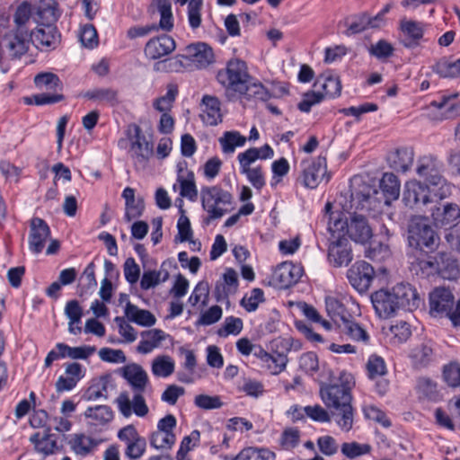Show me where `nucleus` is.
I'll return each mask as SVG.
<instances>
[{
    "label": "nucleus",
    "mask_w": 460,
    "mask_h": 460,
    "mask_svg": "<svg viewBox=\"0 0 460 460\" xmlns=\"http://www.w3.org/2000/svg\"><path fill=\"white\" fill-rule=\"evenodd\" d=\"M354 384L353 376L343 371L336 381L323 385L320 389L321 398L332 412V420L344 432L350 431L354 424L351 394Z\"/></svg>",
    "instance_id": "f257e3e1"
},
{
    "label": "nucleus",
    "mask_w": 460,
    "mask_h": 460,
    "mask_svg": "<svg viewBox=\"0 0 460 460\" xmlns=\"http://www.w3.org/2000/svg\"><path fill=\"white\" fill-rule=\"evenodd\" d=\"M234 96L262 102L271 97L268 89L250 74L246 62L240 58H232V98Z\"/></svg>",
    "instance_id": "f03ea898"
},
{
    "label": "nucleus",
    "mask_w": 460,
    "mask_h": 460,
    "mask_svg": "<svg viewBox=\"0 0 460 460\" xmlns=\"http://www.w3.org/2000/svg\"><path fill=\"white\" fill-rule=\"evenodd\" d=\"M30 17L31 6L27 2H23L17 7L14 13V22L19 28L7 33L4 39V47L12 58H21L29 49V35L21 27L29 21Z\"/></svg>",
    "instance_id": "7ed1b4c3"
},
{
    "label": "nucleus",
    "mask_w": 460,
    "mask_h": 460,
    "mask_svg": "<svg viewBox=\"0 0 460 460\" xmlns=\"http://www.w3.org/2000/svg\"><path fill=\"white\" fill-rule=\"evenodd\" d=\"M152 4L156 7L160 13L159 23L132 26L127 31L128 39L145 38L154 32H157L159 30L169 32L173 29L174 21L171 0H153Z\"/></svg>",
    "instance_id": "20e7f679"
},
{
    "label": "nucleus",
    "mask_w": 460,
    "mask_h": 460,
    "mask_svg": "<svg viewBox=\"0 0 460 460\" xmlns=\"http://www.w3.org/2000/svg\"><path fill=\"white\" fill-rule=\"evenodd\" d=\"M127 137L129 141V154L136 166L146 168L154 155V144L147 140L141 128L135 124L128 126Z\"/></svg>",
    "instance_id": "39448f33"
},
{
    "label": "nucleus",
    "mask_w": 460,
    "mask_h": 460,
    "mask_svg": "<svg viewBox=\"0 0 460 460\" xmlns=\"http://www.w3.org/2000/svg\"><path fill=\"white\" fill-rule=\"evenodd\" d=\"M329 230L347 234L351 240L361 243L367 242L372 236V230L367 218L358 214H353L345 220L341 217L334 218L333 224L329 226Z\"/></svg>",
    "instance_id": "423d86ee"
},
{
    "label": "nucleus",
    "mask_w": 460,
    "mask_h": 460,
    "mask_svg": "<svg viewBox=\"0 0 460 460\" xmlns=\"http://www.w3.org/2000/svg\"><path fill=\"white\" fill-rule=\"evenodd\" d=\"M439 243V237L433 228L421 219L412 220L408 228L409 251H435Z\"/></svg>",
    "instance_id": "0eeeda50"
},
{
    "label": "nucleus",
    "mask_w": 460,
    "mask_h": 460,
    "mask_svg": "<svg viewBox=\"0 0 460 460\" xmlns=\"http://www.w3.org/2000/svg\"><path fill=\"white\" fill-rule=\"evenodd\" d=\"M302 166L303 184L306 188L315 189L323 181L327 183L331 179L325 155H320L311 162L303 161Z\"/></svg>",
    "instance_id": "6e6552de"
},
{
    "label": "nucleus",
    "mask_w": 460,
    "mask_h": 460,
    "mask_svg": "<svg viewBox=\"0 0 460 460\" xmlns=\"http://www.w3.org/2000/svg\"><path fill=\"white\" fill-rule=\"evenodd\" d=\"M328 259L334 267L348 265L352 261L351 248L345 234L332 232Z\"/></svg>",
    "instance_id": "1a4fd4ad"
},
{
    "label": "nucleus",
    "mask_w": 460,
    "mask_h": 460,
    "mask_svg": "<svg viewBox=\"0 0 460 460\" xmlns=\"http://www.w3.org/2000/svg\"><path fill=\"white\" fill-rule=\"evenodd\" d=\"M374 277V268L364 261H356L347 271L349 282L359 293H364L369 288Z\"/></svg>",
    "instance_id": "9d476101"
},
{
    "label": "nucleus",
    "mask_w": 460,
    "mask_h": 460,
    "mask_svg": "<svg viewBox=\"0 0 460 460\" xmlns=\"http://www.w3.org/2000/svg\"><path fill=\"white\" fill-rule=\"evenodd\" d=\"M185 61L198 69L206 68L214 61L212 48L205 42L188 45L184 49Z\"/></svg>",
    "instance_id": "9b49d317"
},
{
    "label": "nucleus",
    "mask_w": 460,
    "mask_h": 460,
    "mask_svg": "<svg viewBox=\"0 0 460 460\" xmlns=\"http://www.w3.org/2000/svg\"><path fill=\"white\" fill-rule=\"evenodd\" d=\"M442 163L433 155H424L418 161L417 173L431 185L438 186L444 182L441 174Z\"/></svg>",
    "instance_id": "f8f14e48"
},
{
    "label": "nucleus",
    "mask_w": 460,
    "mask_h": 460,
    "mask_svg": "<svg viewBox=\"0 0 460 460\" xmlns=\"http://www.w3.org/2000/svg\"><path fill=\"white\" fill-rule=\"evenodd\" d=\"M176 48L175 40L167 34L151 38L144 47V54L151 60L160 59L171 54Z\"/></svg>",
    "instance_id": "ddd939ff"
},
{
    "label": "nucleus",
    "mask_w": 460,
    "mask_h": 460,
    "mask_svg": "<svg viewBox=\"0 0 460 460\" xmlns=\"http://www.w3.org/2000/svg\"><path fill=\"white\" fill-rule=\"evenodd\" d=\"M51 231L47 222L40 217H33L31 220L29 234V249L33 254L40 253Z\"/></svg>",
    "instance_id": "4468645a"
},
{
    "label": "nucleus",
    "mask_w": 460,
    "mask_h": 460,
    "mask_svg": "<svg viewBox=\"0 0 460 460\" xmlns=\"http://www.w3.org/2000/svg\"><path fill=\"white\" fill-rule=\"evenodd\" d=\"M454 296L445 288H435L429 295V312L433 316H448L453 313Z\"/></svg>",
    "instance_id": "2eb2a0df"
},
{
    "label": "nucleus",
    "mask_w": 460,
    "mask_h": 460,
    "mask_svg": "<svg viewBox=\"0 0 460 460\" xmlns=\"http://www.w3.org/2000/svg\"><path fill=\"white\" fill-rule=\"evenodd\" d=\"M402 201L410 208L426 206L431 201L429 187L417 181L406 182L402 193Z\"/></svg>",
    "instance_id": "dca6fc26"
},
{
    "label": "nucleus",
    "mask_w": 460,
    "mask_h": 460,
    "mask_svg": "<svg viewBox=\"0 0 460 460\" xmlns=\"http://www.w3.org/2000/svg\"><path fill=\"white\" fill-rule=\"evenodd\" d=\"M253 356L260 360L261 367L269 371L271 375H279L285 370L288 361L286 353L278 351L270 353L262 347L256 348Z\"/></svg>",
    "instance_id": "f3484780"
},
{
    "label": "nucleus",
    "mask_w": 460,
    "mask_h": 460,
    "mask_svg": "<svg viewBox=\"0 0 460 460\" xmlns=\"http://www.w3.org/2000/svg\"><path fill=\"white\" fill-rule=\"evenodd\" d=\"M431 216L436 226L452 229L460 222V207L456 203L447 202L436 208Z\"/></svg>",
    "instance_id": "a211bd4d"
},
{
    "label": "nucleus",
    "mask_w": 460,
    "mask_h": 460,
    "mask_svg": "<svg viewBox=\"0 0 460 460\" xmlns=\"http://www.w3.org/2000/svg\"><path fill=\"white\" fill-rule=\"evenodd\" d=\"M371 302L380 318H389L399 310L392 289L376 291L371 295Z\"/></svg>",
    "instance_id": "6ab92c4d"
},
{
    "label": "nucleus",
    "mask_w": 460,
    "mask_h": 460,
    "mask_svg": "<svg viewBox=\"0 0 460 460\" xmlns=\"http://www.w3.org/2000/svg\"><path fill=\"white\" fill-rule=\"evenodd\" d=\"M392 291L399 309L413 311L420 303L417 290L409 283H398L393 287Z\"/></svg>",
    "instance_id": "aec40b11"
},
{
    "label": "nucleus",
    "mask_w": 460,
    "mask_h": 460,
    "mask_svg": "<svg viewBox=\"0 0 460 460\" xmlns=\"http://www.w3.org/2000/svg\"><path fill=\"white\" fill-rule=\"evenodd\" d=\"M303 270L300 266L292 262H283L279 264L272 274V281L279 288H288L298 282L302 277Z\"/></svg>",
    "instance_id": "412c9836"
},
{
    "label": "nucleus",
    "mask_w": 460,
    "mask_h": 460,
    "mask_svg": "<svg viewBox=\"0 0 460 460\" xmlns=\"http://www.w3.org/2000/svg\"><path fill=\"white\" fill-rule=\"evenodd\" d=\"M142 393H135L132 400V404L126 393H121L117 398L119 410L120 413L128 418L132 412L138 417H144L148 413V407L146 403L145 398L141 394Z\"/></svg>",
    "instance_id": "4be33fe9"
},
{
    "label": "nucleus",
    "mask_w": 460,
    "mask_h": 460,
    "mask_svg": "<svg viewBox=\"0 0 460 460\" xmlns=\"http://www.w3.org/2000/svg\"><path fill=\"white\" fill-rule=\"evenodd\" d=\"M201 202L203 208L210 214L211 218L221 217L226 210L220 207V204L225 202L222 198V190L217 187L202 189Z\"/></svg>",
    "instance_id": "5701e85b"
},
{
    "label": "nucleus",
    "mask_w": 460,
    "mask_h": 460,
    "mask_svg": "<svg viewBox=\"0 0 460 460\" xmlns=\"http://www.w3.org/2000/svg\"><path fill=\"white\" fill-rule=\"evenodd\" d=\"M60 34L53 24H41L31 34V40L37 48H56Z\"/></svg>",
    "instance_id": "b1692460"
},
{
    "label": "nucleus",
    "mask_w": 460,
    "mask_h": 460,
    "mask_svg": "<svg viewBox=\"0 0 460 460\" xmlns=\"http://www.w3.org/2000/svg\"><path fill=\"white\" fill-rule=\"evenodd\" d=\"M121 376L130 385L135 393H143L148 384V376L137 364H130L122 367Z\"/></svg>",
    "instance_id": "393cba45"
},
{
    "label": "nucleus",
    "mask_w": 460,
    "mask_h": 460,
    "mask_svg": "<svg viewBox=\"0 0 460 460\" xmlns=\"http://www.w3.org/2000/svg\"><path fill=\"white\" fill-rule=\"evenodd\" d=\"M201 120L209 126H216L222 120L220 102L217 98L204 95L201 102Z\"/></svg>",
    "instance_id": "a878e982"
},
{
    "label": "nucleus",
    "mask_w": 460,
    "mask_h": 460,
    "mask_svg": "<svg viewBox=\"0 0 460 460\" xmlns=\"http://www.w3.org/2000/svg\"><path fill=\"white\" fill-rule=\"evenodd\" d=\"M400 29L402 33L408 37L406 40L402 41V45L405 48L411 49L419 45V41L422 39L424 34L421 22L402 19L400 22Z\"/></svg>",
    "instance_id": "bb28decb"
},
{
    "label": "nucleus",
    "mask_w": 460,
    "mask_h": 460,
    "mask_svg": "<svg viewBox=\"0 0 460 460\" xmlns=\"http://www.w3.org/2000/svg\"><path fill=\"white\" fill-rule=\"evenodd\" d=\"M338 326L342 333L354 341L367 344L370 340L366 328L358 323L352 315L347 318L344 322L339 323Z\"/></svg>",
    "instance_id": "cd10ccee"
},
{
    "label": "nucleus",
    "mask_w": 460,
    "mask_h": 460,
    "mask_svg": "<svg viewBox=\"0 0 460 460\" xmlns=\"http://www.w3.org/2000/svg\"><path fill=\"white\" fill-rule=\"evenodd\" d=\"M124 313L129 322L140 326L151 327L156 322L155 315L150 311L140 309L129 301L126 304Z\"/></svg>",
    "instance_id": "c85d7f7f"
},
{
    "label": "nucleus",
    "mask_w": 460,
    "mask_h": 460,
    "mask_svg": "<svg viewBox=\"0 0 460 460\" xmlns=\"http://www.w3.org/2000/svg\"><path fill=\"white\" fill-rule=\"evenodd\" d=\"M413 157L411 147H400L388 155V162L393 169L404 172L411 166Z\"/></svg>",
    "instance_id": "c756f323"
},
{
    "label": "nucleus",
    "mask_w": 460,
    "mask_h": 460,
    "mask_svg": "<svg viewBox=\"0 0 460 460\" xmlns=\"http://www.w3.org/2000/svg\"><path fill=\"white\" fill-rule=\"evenodd\" d=\"M438 276L445 279H456L460 274L457 261L447 252H438Z\"/></svg>",
    "instance_id": "7c9ffc66"
},
{
    "label": "nucleus",
    "mask_w": 460,
    "mask_h": 460,
    "mask_svg": "<svg viewBox=\"0 0 460 460\" xmlns=\"http://www.w3.org/2000/svg\"><path fill=\"white\" fill-rule=\"evenodd\" d=\"M314 86L320 87L323 94V99L335 98L340 96L341 92V83L338 76L332 75H321L315 81Z\"/></svg>",
    "instance_id": "2f4dec72"
},
{
    "label": "nucleus",
    "mask_w": 460,
    "mask_h": 460,
    "mask_svg": "<svg viewBox=\"0 0 460 460\" xmlns=\"http://www.w3.org/2000/svg\"><path fill=\"white\" fill-rule=\"evenodd\" d=\"M30 441L34 444L37 451L43 453L45 456L53 454L58 448L57 438L50 433L49 428L46 429L43 436H40V433L33 434Z\"/></svg>",
    "instance_id": "473e14b6"
},
{
    "label": "nucleus",
    "mask_w": 460,
    "mask_h": 460,
    "mask_svg": "<svg viewBox=\"0 0 460 460\" xmlns=\"http://www.w3.org/2000/svg\"><path fill=\"white\" fill-rule=\"evenodd\" d=\"M235 389L239 393L255 398L262 395L265 391L261 381L246 376H242L236 379Z\"/></svg>",
    "instance_id": "72a5a7b5"
},
{
    "label": "nucleus",
    "mask_w": 460,
    "mask_h": 460,
    "mask_svg": "<svg viewBox=\"0 0 460 460\" xmlns=\"http://www.w3.org/2000/svg\"><path fill=\"white\" fill-rule=\"evenodd\" d=\"M325 306L328 315L339 325L351 314L347 311L341 301L335 296H326Z\"/></svg>",
    "instance_id": "f704fd0d"
},
{
    "label": "nucleus",
    "mask_w": 460,
    "mask_h": 460,
    "mask_svg": "<svg viewBox=\"0 0 460 460\" xmlns=\"http://www.w3.org/2000/svg\"><path fill=\"white\" fill-rule=\"evenodd\" d=\"M432 70L442 78H456L460 76V58L456 61H449L447 58L439 59Z\"/></svg>",
    "instance_id": "c9c22d12"
},
{
    "label": "nucleus",
    "mask_w": 460,
    "mask_h": 460,
    "mask_svg": "<svg viewBox=\"0 0 460 460\" xmlns=\"http://www.w3.org/2000/svg\"><path fill=\"white\" fill-rule=\"evenodd\" d=\"M189 64L185 61L184 54L160 60L155 64V70L166 73L182 72Z\"/></svg>",
    "instance_id": "e433bc0d"
},
{
    "label": "nucleus",
    "mask_w": 460,
    "mask_h": 460,
    "mask_svg": "<svg viewBox=\"0 0 460 460\" xmlns=\"http://www.w3.org/2000/svg\"><path fill=\"white\" fill-rule=\"evenodd\" d=\"M84 97L92 101L106 102L111 106H115L119 103L118 92L112 88L91 89L84 93Z\"/></svg>",
    "instance_id": "4c0bfd02"
},
{
    "label": "nucleus",
    "mask_w": 460,
    "mask_h": 460,
    "mask_svg": "<svg viewBox=\"0 0 460 460\" xmlns=\"http://www.w3.org/2000/svg\"><path fill=\"white\" fill-rule=\"evenodd\" d=\"M380 189L386 199H397L400 194V182L397 176L392 172H385L380 181Z\"/></svg>",
    "instance_id": "58836bf2"
},
{
    "label": "nucleus",
    "mask_w": 460,
    "mask_h": 460,
    "mask_svg": "<svg viewBox=\"0 0 460 460\" xmlns=\"http://www.w3.org/2000/svg\"><path fill=\"white\" fill-rule=\"evenodd\" d=\"M411 359L417 368L428 367L434 360L432 347L429 344L417 346L411 352Z\"/></svg>",
    "instance_id": "ea45409f"
},
{
    "label": "nucleus",
    "mask_w": 460,
    "mask_h": 460,
    "mask_svg": "<svg viewBox=\"0 0 460 460\" xmlns=\"http://www.w3.org/2000/svg\"><path fill=\"white\" fill-rule=\"evenodd\" d=\"M252 197V191L251 188L248 186H242L238 194V199L240 201L245 203L238 209L235 214L232 215V226L237 223L240 217L249 216L254 211L255 207L253 203L249 201Z\"/></svg>",
    "instance_id": "a19ab883"
},
{
    "label": "nucleus",
    "mask_w": 460,
    "mask_h": 460,
    "mask_svg": "<svg viewBox=\"0 0 460 460\" xmlns=\"http://www.w3.org/2000/svg\"><path fill=\"white\" fill-rule=\"evenodd\" d=\"M433 251L424 250L421 251L420 249L413 250V251H408L407 252V259L408 262L411 265V270H415L418 274L419 272H421V274L424 275L427 263L429 261L430 252Z\"/></svg>",
    "instance_id": "79ce46f5"
},
{
    "label": "nucleus",
    "mask_w": 460,
    "mask_h": 460,
    "mask_svg": "<svg viewBox=\"0 0 460 460\" xmlns=\"http://www.w3.org/2000/svg\"><path fill=\"white\" fill-rule=\"evenodd\" d=\"M275 453L268 448L246 447L232 460H273Z\"/></svg>",
    "instance_id": "37998d69"
},
{
    "label": "nucleus",
    "mask_w": 460,
    "mask_h": 460,
    "mask_svg": "<svg viewBox=\"0 0 460 460\" xmlns=\"http://www.w3.org/2000/svg\"><path fill=\"white\" fill-rule=\"evenodd\" d=\"M72 450L80 456H87L96 446L94 440L84 434H75L69 441Z\"/></svg>",
    "instance_id": "c03bdc74"
},
{
    "label": "nucleus",
    "mask_w": 460,
    "mask_h": 460,
    "mask_svg": "<svg viewBox=\"0 0 460 460\" xmlns=\"http://www.w3.org/2000/svg\"><path fill=\"white\" fill-rule=\"evenodd\" d=\"M176 436L174 433L154 431L149 438L150 446L155 449H171L175 444Z\"/></svg>",
    "instance_id": "a18cd8bd"
},
{
    "label": "nucleus",
    "mask_w": 460,
    "mask_h": 460,
    "mask_svg": "<svg viewBox=\"0 0 460 460\" xmlns=\"http://www.w3.org/2000/svg\"><path fill=\"white\" fill-rule=\"evenodd\" d=\"M173 371L174 361L169 356H158L152 363V373L155 376L167 377L171 376Z\"/></svg>",
    "instance_id": "49530a36"
},
{
    "label": "nucleus",
    "mask_w": 460,
    "mask_h": 460,
    "mask_svg": "<svg viewBox=\"0 0 460 460\" xmlns=\"http://www.w3.org/2000/svg\"><path fill=\"white\" fill-rule=\"evenodd\" d=\"M111 385V378L108 376H101L86 391L88 400L95 401L100 398L108 399V388Z\"/></svg>",
    "instance_id": "de8ad7c7"
},
{
    "label": "nucleus",
    "mask_w": 460,
    "mask_h": 460,
    "mask_svg": "<svg viewBox=\"0 0 460 460\" xmlns=\"http://www.w3.org/2000/svg\"><path fill=\"white\" fill-rule=\"evenodd\" d=\"M203 0H190L187 5V19L190 28L192 31L198 30L201 26V11Z\"/></svg>",
    "instance_id": "09e8293b"
},
{
    "label": "nucleus",
    "mask_w": 460,
    "mask_h": 460,
    "mask_svg": "<svg viewBox=\"0 0 460 460\" xmlns=\"http://www.w3.org/2000/svg\"><path fill=\"white\" fill-rule=\"evenodd\" d=\"M181 170L178 173V181L180 183V194L191 201L196 200L198 190L194 182V174L192 172H187V178L181 174Z\"/></svg>",
    "instance_id": "8fccbe9b"
},
{
    "label": "nucleus",
    "mask_w": 460,
    "mask_h": 460,
    "mask_svg": "<svg viewBox=\"0 0 460 460\" xmlns=\"http://www.w3.org/2000/svg\"><path fill=\"white\" fill-rule=\"evenodd\" d=\"M230 268H226L223 276L218 279L215 286V296L217 301H226V305H230Z\"/></svg>",
    "instance_id": "3c124183"
},
{
    "label": "nucleus",
    "mask_w": 460,
    "mask_h": 460,
    "mask_svg": "<svg viewBox=\"0 0 460 460\" xmlns=\"http://www.w3.org/2000/svg\"><path fill=\"white\" fill-rule=\"evenodd\" d=\"M84 415L86 418L96 420L99 424H105L113 419V411L108 405L88 407Z\"/></svg>",
    "instance_id": "603ef678"
},
{
    "label": "nucleus",
    "mask_w": 460,
    "mask_h": 460,
    "mask_svg": "<svg viewBox=\"0 0 460 460\" xmlns=\"http://www.w3.org/2000/svg\"><path fill=\"white\" fill-rule=\"evenodd\" d=\"M200 439V432L198 429H194L190 435L185 436L181 441L180 447L176 453V459H184V455L192 450L197 447Z\"/></svg>",
    "instance_id": "864d4df0"
},
{
    "label": "nucleus",
    "mask_w": 460,
    "mask_h": 460,
    "mask_svg": "<svg viewBox=\"0 0 460 460\" xmlns=\"http://www.w3.org/2000/svg\"><path fill=\"white\" fill-rule=\"evenodd\" d=\"M367 376L371 379L383 376L386 374V365L383 358L377 355H371L367 363Z\"/></svg>",
    "instance_id": "5fc2aeb1"
},
{
    "label": "nucleus",
    "mask_w": 460,
    "mask_h": 460,
    "mask_svg": "<svg viewBox=\"0 0 460 460\" xmlns=\"http://www.w3.org/2000/svg\"><path fill=\"white\" fill-rule=\"evenodd\" d=\"M64 95L61 93H39L34 94L31 97H24V103L28 105L35 104L37 106H42L47 104H53L59 102L64 100Z\"/></svg>",
    "instance_id": "6e6d98bb"
},
{
    "label": "nucleus",
    "mask_w": 460,
    "mask_h": 460,
    "mask_svg": "<svg viewBox=\"0 0 460 460\" xmlns=\"http://www.w3.org/2000/svg\"><path fill=\"white\" fill-rule=\"evenodd\" d=\"M146 449V438L141 437L126 445L125 456L129 460L140 459Z\"/></svg>",
    "instance_id": "4d7b16f0"
},
{
    "label": "nucleus",
    "mask_w": 460,
    "mask_h": 460,
    "mask_svg": "<svg viewBox=\"0 0 460 460\" xmlns=\"http://www.w3.org/2000/svg\"><path fill=\"white\" fill-rule=\"evenodd\" d=\"M363 413L366 419L378 422L385 428H389L392 425L386 414L373 404L365 405L363 407Z\"/></svg>",
    "instance_id": "13d9d810"
},
{
    "label": "nucleus",
    "mask_w": 460,
    "mask_h": 460,
    "mask_svg": "<svg viewBox=\"0 0 460 460\" xmlns=\"http://www.w3.org/2000/svg\"><path fill=\"white\" fill-rule=\"evenodd\" d=\"M418 393L429 399L435 401L438 397L437 384L428 377H420L417 381Z\"/></svg>",
    "instance_id": "bf43d9fd"
},
{
    "label": "nucleus",
    "mask_w": 460,
    "mask_h": 460,
    "mask_svg": "<svg viewBox=\"0 0 460 460\" xmlns=\"http://www.w3.org/2000/svg\"><path fill=\"white\" fill-rule=\"evenodd\" d=\"M304 411L307 417L314 421L323 423L332 420V412H330L328 409L326 410L319 404L305 406L304 407Z\"/></svg>",
    "instance_id": "052dcab7"
},
{
    "label": "nucleus",
    "mask_w": 460,
    "mask_h": 460,
    "mask_svg": "<svg viewBox=\"0 0 460 460\" xmlns=\"http://www.w3.org/2000/svg\"><path fill=\"white\" fill-rule=\"evenodd\" d=\"M66 350V358H70L72 359H87L90 356H92L96 348L94 346H79V347H70L65 343V346L61 347Z\"/></svg>",
    "instance_id": "680f3d73"
},
{
    "label": "nucleus",
    "mask_w": 460,
    "mask_h": 460,
    "mask_svg": "<svg viewBox=\"0 0 460 460\" xmlns=\"http://www.w3.org/2000/svg\"><path fill=\"white\" fill-rule=\"evenodd\" d=\"M169 273L164 272V276L161 279V271L158 270H147L142 275L140 280V288L143 290H148L157 286L161 281H165L168 279Z\"/></svg>",
    "instance_id": "e2e57ef3"
},
{
    "label": "nucleus",
    "mask_w": 460,
    "mask_h": 460,
    "mask_svg": "<svg viewBox=\"0 0 460 460\" xmlns=\"http://www.w3.org/2000/svg\"><path fill=\"white\" fill-rule=\"evenodd\" d=\"M371 56L378 59H385L394 55V48L385 40H379L376 44H372L368 49Z\"/></svg>",
    "instance_id": "0e129e2a"
},
{
    "label": "nucleus",
    "mask_w": 460,
    "mask_h": 460,
    "mask_svg": "<svg viewBox=\"0 0 460 460\" xmlns=\"http://www.w3.org/2000/svg\"><path fill=\"white\" fill-rule=\"evenodd\" d=\"M145 210L144 199L141 197L137 198L134 201L125 203L124 219L130 222L133 219L138 218L143 215Z\"/></svg>",
    "instance_id": "69168bd1"
},
{
    "label": "nucleus",
    "mask_w": 460,
    "mask_h": 460,
    "mask_svg": "<svg viewBox=\"0 0 460 460\" xmlns=\"http://www.w3.org/2000/svg\"><path fill=\"white\" fill-rule=\"evenodd\" d=\"M352 21L348 25L346 35L360 33L369 29V15L367 13H361L351 17Z\"/></svg>",
    "instance_id": "338daca9"
},
{
    "label": "nucleus",
    "mask_w": 460,
    "mask_h": 460,
    "mask_svg": "<svg viewBox=\"0 0 460 460\" xmlns=\"http://www.w3.org/2000/svg\"><path fill=\"white\" fill-rule=\"evenodd\" d=\"M34 84L38 88L46 87L49 90H56L61 86L59 77L53 73H40L34 77Z\"/></svg>",
    "instance_id": "774afa93"
}]
</instances>
